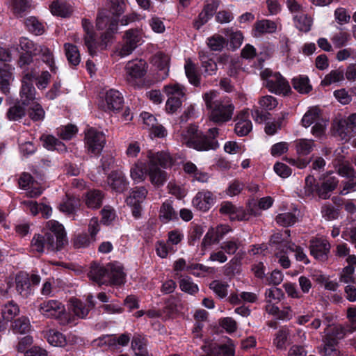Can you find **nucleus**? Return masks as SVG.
Here are the masks:
<instances>
[{"label": "nucleus", "instance_id": "1", "mask_svg": "<svg viewBox=\"0 0 356 356\" xmlns=\"http://www.w3.org/2000/svg\"><path fill=\"white\" fill-rule=\"evenodd\" d=\"M218 136V128H211L207 134H204L196 126L190 125L181 131L180 140L188 147L198 151H208L218 147L219 145L216 140Z\"/></svg>", "mask_w": 356, "mask_h": 356}, {"label": "nucleus", "instance_id": "2", "mask_svg": "<svg viewBox=\"0 0 356 356\" xmlns=\"http://www.w3.org/2000/svg\"><path fill=\"white\" fill-rule=\"evenodd\" d=\"M203 99L210 111L211 121L222 124L232 119L234 106L229 98L217 99V92L209 91L204 95Z\"/></svg>", "mask_w": 356, "mask_h": 356}, {"label": "nucleus", "instance_id": "3", "mask_svg": "<svg viewBox=\"0 0 356 356\" xmlns=\"http://www.w3.org/2000/svg\"><path fill=\"white\" fill-rule=\"evenodd\" d=\"M147 157L149 159L147 175L150 182L154 186L160 187L167 181L168 175L159 166L163 168L170 166L172 163V159L168 153L164 152L156 153L149 152Z\"/></svg>", "mask_w": 356, "mask_h": 356}, {"label": "nucleus", "instance_id": "4", "mask_svg": "<svg viewBox=\"0 0 356 356\" xmlns=\"http://www.w3.org/2000/svg\"><path fill=\"white\" fill-rule=\"evenodd\" d=\"M265 87L272 93L286 96L291 92V87L286 79L279 72L265 69L261 72Z\"/></svg>", "mask_w": 356, "mask_h": 356}, {"label": "nucleus", "instance_id": "5", "mask_svg": "<svg viewBox=\"0 0 356 356\" xmlns=\"http://www.w3.org/2000/svg\"><path fill=\"white\" fill-rule=\"evenodd\" d=\"M334 136L344 141L356 135V113L347 117L336 118L332 124Z\"/></svg>", "mask_w": 356, "mask_h": 356}, {"label": "nucleus", "instance_id": "6", "mask_svg": "<svg viewBox=\"0 0 356 356\" xmlns=\"http://www.w3.org/2000/svg\"><path fill=\"white\" fill-rule=\"evenodd\" d=\"M47 234L52 239L54 248L51 252H57L62 250L68 243L66 232L63 225L58 221L51 220L46 225Z\"/></svg>", "mask_w": 356, "mask_h": 356}, {"label": "nucleus", "instance_id": "7", "mask_svg": "<svg viewBox=\"0 0 356 356\" xmlns=\"http://www.w3.org/2000/svg\"><path fill=\"white\" fill-rule=\"evenodd\" d=\"M142 35L138 29H129L125 31L122 43L117 49L120 57H125L131 54L142 44Z\"/></svg>", "mask_w": 356, "mask_h": 356}, {"label": "nucleus", "instance_id": "8", "mask_svg": "<svg viewBox=\"0 0 356 356\" xmlns=\"http://www.w3.org/2000/svg\"><path fill=\"white\" fill-rule=\"evenodd\" d=\"M40 282L39 275L32 274L31 276L24 272L15 276V288L17 293L23 298H27L33 294L31 285H38Z\"/></svg>", "mask_w": 356, "mask_h": 356}, {"label": "nucleus", "instance_id": "9", "mask_svg": "<svg viewBox=\"0 0 356 356\" xmlns=\"http://www.w3.org/2000/svg\"><path fill=\"white\" fill-rule=\"evenodd\" d=\"M85 144L88 153L99 155L106 144L105 135L102 131L90 128L85 134Z\"/></svg>", "mask_w": 356, "mask_h": 356}, {"label": "nucleus", "instance_id": "10", "mask_svg": "<svg viewBox=\"0 0 356 356\" xmlns=\"http://www.w3.org/2000/svg\"><path fill=\"white\" fill-rule=\"evenodd\" d=\"M35 78V74L33 70H27L23 73L19 96L22 104L24 106L29 105L35 99V89L33 85Z\"/></svg>", "mask_w": 356, "mask_h": 356}, {"label": "nucleus", "instance_id": "11", "mask_svg": "<svg viewBox=\"0 0 356 356\" xmlns=\"http://www.w3.org/2000/svg\"><path fill=\"white\" fill-rule=\"evenodd\" d=\"M147 70V64L143 60L129 61L125 66L126 79L134 85L136 79L143 78Z\"/></svg>", "mask_w": 356, "mask_h": 356}, {"label": "nucleus", "instance_id": "12", "mask_svg": "<svg viewBox=\"0 0 356 356\" xmlns=\"http://www.w3.org/2000/svg\"><path fill=\"white\" fill-rule=\"evenodd\" d=\"M331 245L323 238H315L310 241V254L317 260L325 261L328 258Z\"/></svg>", "mask_w": 356, "mask_h": 356}, {"label": "nucleus", "instance_id": "13", "mask_svg": "<svg viewBox=\"0 0 356 356\" xmlns=\"http://www.w3.org/2000/svg\"><path fill=\"white\" fill-rule=\"evenodd\" d=\"M118 20L108 10H101L97 17L96 27L105 31H117Z\"/></svg>", "mask_w": 356, "mask_h": 356}, {"label": "nucleus", "instance_id": "14", "mask_svg": "<svg viewBox=\"0 0 356 356\" xmlns=\"http://www.w3.org/2000/svg\"><path fill=\"white\" fill-rule=\"evenodd\" d=\"M215 197L213 194L209 191H199L193 199V205L198 210L202 211H208L214 204Z\"/></svg>", "mask_w": 356, "mask_h": 356}, {"label": "nucleus", "instance_id": "15", "mask_svg": "<svg viewBox=\"0 0 356 356\" xmlns=\"http://www.w3.org/2000/svg\"><path fill=\"white\" fill-rule=\"evenodd\" d=\"M124 99L122 95L116 90H108L105 97V104L103 108L106 111L116 112L123 106Z\"/></svg>", "mask_w": 356, "mask_h": 356}, {"label": "nucleus", "instance_id": "16", "mask_svg": "<svg viewBox=\"0 0 356 356\" xmlns=\"http://www.w3.org/2000/svg\"><path fill=\"white\" fill-rule=\"evenodd\" d=\"M40 311L42 314L47 317H60L64 314L65 307L58 300H51L42 302L40 305Z\"/></svg>", "mask_w": 356, "mask_h": 356}, {"label": "nucleus", "instance_id": "17", "mask_svg": "<svg viewBox=\"0 0 356 356\" xmlns=\"http://www.w3.org/2000/svg\"><path fill=\"white\" fill-rule=\"evenodd\" d=\"M52 239L47 236V231L41 234H35L31 241V248L33 251L39 253L45 252H51V248H54Z\"/></svg>", "mask_w": 356, "mask_h": 356}, {"label": "nucleus", "instance_id": "18", "mask_svg": "<svg viewBox=\"0 0 356 356\" xmlns=\"http://www.w3.org/2000/svg\"><path fill=\"white\" fill-rule=\"evenodd\" d=\"M82 26L86 33L84 37V42L89 54L94 56L96 54L97 42L95 40V35L93 31L92 24L87 19H82Z\"/></svg>", "mask_w": 356, "mask_h": 356}, {"label": "nucleus", "instance_id": "19", "mask_svg": "<svg viewBox=\"0 0 356 356\" xmlns=\"http://www.w3.org/2000/svg\"><path fill=\"white\" fill-rule=\"evenodd\" d=\"M220 212L222 214L229 216L232 220H245L248 219V214L243 209L234 205L230 202H223L220 205Z\"/></svg>", "mask_w": 356, "mask_h": 356}, {"label": "nucleus", "instance_id": "20", "mask_svg": "<svg viewBox=\"0 0 356 356\" xmlns=\"http://www.w3.org/2000/svg\"><path fill=\"white\" fill-rule=\"evenodd\" d=\"M204 354L201 356H234V350L232 346L211 343L202 347Z\"/></svg>", "mask_w": 356, "mask_h": 356}, {"label": "nucleus", "instance_id": "21", "mask_svg": "<svg viewBox=\"0 0 356 356\" xmlns=\"http://www.w3.org/2000/svg\"><path fill=\"white\" fill-rule=\"evenodd\" d=\"M248 111H242L237 115V122L235 124V133L239 136L248 135L252 129L251 121L248 119Z\"/></svg>", "mask_w": 356, "mask_h": 356}, {"label": "nucleus", "instance_id": "22", "mask_svg": "<svg viewBox=\"0 0 356 356\" xmlns=\"http://www.w3.org/2000/svg\"><path fill=\"white\" fill-rule=\"evenodd\" d=\"M108 266L106 267L97 264H92L88 273V277L99 285L108 284Z\"/></svg>", "mask_w": 356, "mask_h": 356}, {"label": "nucleus", "instance_id": "23", "mask_svg": "<svg viewBox=\"0 0 356 356\" xmlns=\"http://www.w3.org/2000/svg\"><path fill=\"white\" fill-rule=\"evenodd\" d=\"M108 284L120 285L124 282L125 274L120 264H108Z\"/></svg>", "mask_w": 356, "mask_h": 356}, {"label": "nucleus", "instance_id": "24", "mask_svg": "<svg viewBox=\"0 0 356 356\" xmlns=\"http://www.w3.org/2000/svg\"><path fill=\"white\" fill-rule=\"evenodd\" d=\"M108 183L112 189L118 193L124 191L128 184L124 175L118 171H113L109 175Z\"/></svg>", "mask_w": 356, "mask_h": 356}, {"label": "nucleus", "instance_id": "25", "mask_svg": "<svg viewBox=\"0 0 356 356\" xmlns=\"http://www.w3.org/2000/svg\"><path fill=\"white\" fill-rule=\"evenodd\" d=\"M277 30V24L268 19H262L254 24L253 30V35L254 37H260L264 34L273 33Z\"/></svg>", "mask_w": 356, "mask_h": 356}, {"label": "nucleus", "instance_id": "26", "mask_svg": "<svg viewBox=\"0 0 356 356\" xmlns=\"http://www.w3.org/2000/svg\"><path fill=\"white\" fill-rule=\"evenodd\" d=\"M11 78V66L5 63H0V88L2 92L6 95L9 93Z\"/></svg>", "mask_w": 356, "mask_h": 356}, {"label": "nucleus", "instance_id": "27", "mask_svg": "<svg viewBox=\"0 0 356 356\" xmlns=\"http://www.w3.org/2000/svg\"><path fill=\"white\" fill-rule=\"evenodd\" d=\"M152 63L159 71L163 72L162 79L168 76L170 58L167 54L157 52L152 56Z\"/></svg>", "mask_w": 356, "mask_h": 356}, {"label": "nucleus", "instance_id": "28", "mask_svg": "<svg viewBox=\"0 0 356 356\" xmlns=\"http://www.w3.org/2000/svg\"><path fill=\"white\" fill-rule=\"evenodd\" d=\"M199 58L201 61V66L204 70V74L212 76L216 74L218 66L216 63L209 57L208 53L204 51L199 52Z\"/></svg>", "mask_w": 356, "mask_h": 356}, {"label": "nucleus", "instance_id": "29", "mask_svg": "<svg viewBox=\"0 0 356 356\" xmlns=\"http://www.w3.org/2000/svg\"><path fill=\"white\" fill-rule=\"evenodd\" d=\"M338 184V180L333 177L327 178L321 186H318L317 194L321 199L326 200L330 197V193Z\"/></svg>", "mask_w": 356, "mask_h": 356}, {"label": "nucleus", "instance_id": "30", "mask_svg": "<svg viewBox=\"0 0 356 356\" xmlns=\"http://www.w3.org/2000/svg\"><path fill=\"white\" fill-rule=\"evenodd\" d=\"M148 174L146 164L140 161L135 163L130 169V176L133 181L136 183L143 181Z\"/></svg>", "mask_w": 356, "mask_h": 356}, {"label": "nucleus", "instance_id": "31", "mask_svg": "<svg viewBox=\"0 0 356 356\" xmlns=\"http://www.w3.org/2000/svg\"><path fill=\"white\" fill-rule=\"evenodd\" d=\"M147 190L144 186L135 187L129 193L126 199L127 205L141 204L146 198Z\"/></svg>", "mask_w": 356, "mask_h": 356}, {"label": "nucleus", "instance_id": "32", "mask_svg": "<svg viewBox=\"0 0 356 356\" xmlns=\"http://www.w3.org/2000/svg\"><path fill=\"white\" fill-rule=\"evenodd\" d=\"M168 98L183 99L185 97V87L179 83H170L163 88Z\"/></svg>", "mask_w": 356, "mask_h": 356}, {"label": "nucleus", "instance_id": "33", "mask_svg": "<svg viewBox=\"0 0 356 356\" xmlns=\"http://www.w3.org/2000/svg\"><path fill=\"white\" fill-rule=\"evenodd\" d=\"M134 356H149L147 350V341L140 335H134L131 341Z\"/></svg>", "mask_w": 356, "mask_h": 356}, {"label": "nucleus", "instance_id": "34", "mask_svg": "<svg viewBox=\"0 0 356 356\" xmlns=\"http://www.w3.org/2000/svg\"><path fill=\"white\" fill-rule=\"evenodd\" d=\"M184 70L190 83L195 86H199L200 85V75L197 71L195 65L191 59L186 60Z\"/></svg>", "mask_w": 356, "mask_h": 356}, {"label": "nucleus", "instance_id": "35", "mask_svg": "<svg viewBox=\"0 0 356 356\" xmlns=\"http://www.w3.org/2000/svg\"><path fill=\"white\" fill-rule=\"evenodd\" d=\"M64 50L66 58L70 65L76 66L80 63L81 56L76 45L71 43H65L64 44Z\"/></svg>", "mask_w": 356, "mask_h": 356}, {"label": "nucleus", "instance_id": "36", "mask_svg": "<svg viewBox=\"0 0 356 356\" xmlns=\"http://www.w3.org/2000/svg\"><path fill=\"white\" fill-rule=\"evenodd\" d=\"M104 195L99 190L88 191L86 195V204L91 209H97L102 206Z\"/></svg>", "mask_w": 356, "mask_h": 356}, {"label": "nucleus", "instance_id": "37", "mask_svg": "<svg viewBox=\"0 0 356 356\" xmlns=\"http://www.w3.org/2000/svg\"><path fill=\"white\" fill-rule=\"evenodd\" d=\"M159 217L164 222H167L177 218V213L172 207L170 201L167 200L163 203L160 209Z\"/></svg>", "mask_w": 356, "mask_h": 356}, {"label": "nucleus", "instance_id": "38", "mask_svg": "<svg viewBox=\"0 0 356 356\" xmlns=\"http://www.w3.org/2000/svg\"><path fill=\"white\" fill-rule=\"evenodd\" d=\"M296 152L299 156H305L311 153L315 144L314 140L306 138L298 139L295 142Z\"/></svg>", "mask_w": 356, "mask_h": 356}, {"label": "nucleus", "instance_id": "39", "mask_svg": "<svg viewBox=\"0 0 356 356\" xmlns=\"http://www.w3.org/2000/svg\"><path fill=\"white\" fill-rule=\"evenodd\" d=\"M28 106V115L33 121L37 122L43 120L45 116V112L40 104L36 102H33Z\"/></svg>", "mask_w": 356, "mask_h": 356}, {"label": "nucleus", "instance_id": "40", "mask_svg": "<svg viewBox=\"0 0 356 356\" xmlns=\"http://www.w3.org/2000/svg\"><path fill=\"white\" fill-rule=\"evenodd\" d=\"M321 111L317 107L309 108L302 119V124L305 127H309L312 124L321 120Z\"/></svg>", "mask_w": 356, "mask_h": 356}, {"label": "nucleus", "instance_id": "41", "mask_svg": "<svg viewBox=\"0 0 356 356\" xmlns=\"http://www.w3.org/2000/svg\"><path fill=\"white\" fill-rule=\"evenodd\" d=\"M292 85L295 90L300 93L307 94L312 90L308 77L299 76L292 79Z\"/></svg>", "mask_w": 356, "mask_h": 356}, {"label": "nucleus", "instance_id": "42", "mask_svg": "<svg viewBox=\"0 0 356 356\" xmlns=\"http://www.w3.org/2000/svg\"><path fill=\"white\" fill-rule=\"evenodd\" d=\"M70 304V309L76 316L81 318H86L90 310L89 307L77 299H71Z\"/></svg>", "mask_w": 356, "mask_h": 356}, {"label": "nucleus", "instance_id": "43", "mask_svg": "<svg viewBox=\"0 0 356 356\" xmlns=\"http://www.w3.org/2000/svg\"><path fill=\"white\" fill-rule=\"evenodd\" d=\"M337 341L332 336H326L323 340V348L321 353L323 356H335L337 354L336 346Z\"/></svg>", "mask_w": 356, "mask_h": 356}, {"label": "nucleus", "instance_id": "44", "mask_svg": "<svg viewBox=\"0 0 356 356\" xmlns=\"http://www.w3.org/2000/svg\"><path fill=\"white\" fill-rule=\"evenodd\" d=\"M290 334V331L286 327L280 329L275 334L273 344L280 350L286 348V343Z\"/></svg>", "mask_w": 356, "mask_h": 356}, {"label": "nucleus", "instance_id": "45", "mask_svg": "<svg viewBox=\"0 0 356 356\" xmlns=\"http://www.w3.org/2000/svg\"><path fill=\"white\" fill-rule=\"evenodd\" d=\"M334 165L337 168V172L341 176L346 178L355 176L354 170L347 161H344L341 158L337 157L335 161Z\"/></svg>", "mask_w": 356, "mask_h": 356}, {"label": "nucleus", "instance_id": "46", "mask_svg": "<svg viewBox=\"0 0 356 356\" xmlns=\"http://www.w3.org/2000/svg\"><path fill=\"white\" fill-rule=\"evenodd\" d=\"M295 26L301 31L307 32L310 30L312 20L303 13L296 14L294 17Z\"/></svg>", "mask_w": 356, "mask_h": 356}, {"label": "nucleus", "instance_id": "47", "mask_svg": "<svg viewBox=\"0 0 356 356\" xmlns=\"http://www.w3.org/2000/svg\"><path fill=\"white\" fill-rule=\"evenodd\" d=\"M19 313V306L13 301L6 304L1 312L2 317L6 321H12Z\"/></svg>", "mask_w": 356, "mask_h": 356}, {"label": "nucleus", "instance_id": "48", "mask_svg": "<svg viewBox=\"0 0 356 356\" xmlns=\"http://www.w3.org/2000/svg\"><path fill=\"white\" fill-rule=\"evenodd\" d=\"M26 115V109L19 103L10 106L6 113L7 118L11 121H17L24 117Z\"/></svg>", "mask_w": 356, "mask_h": 356}, {"label": "nucleus", "instance_id": "49", "mask_svg": "<svg viewBox=\"0 0 356 356\" xmlns=\"http://www.w3.org/2000/svg\"><path fill=\"white\" fill-rule=\"evenodd\" d=\"M226 40L220 35L215 34L207 38V44L211 51H220L225 47Z\"/></svg>", "mask_w": 356, "mask_h": 356}, {"label": "nucleus", "instance_id": "50", "mask_svg": "<svg viewBox=\"0 0 356 356\" xmlns=\"http://www.w3.org/2000/svg\"><path fill=\"white\" fill-rule=\"evenodd\" d=\"M25 25L28 30L36 35H40L44 32L43 24L34 17H30L25 21Z\"/></svg>", "mask_w": 356, "mask_h": 356}, {"label": "nucleus", "instance_id": "51", "mask_svg": "<svg viewBox=\"0 0 356 356\" xmlns=\"http://www.w3.org/2000/svg\"><path fill=\"white\" fill-rule=\"evenodd\" d=\"M79 205V200L75 197H67L59 205V210L66 214H72Z\"/></svg>", "mask_w": 356, "mask_h": 356}, {"label": "nucleus", "instance_id": "52", "mask_svg": "<svg viewBox=\"0 0 356 356\" xmlns=\"http://www.w3.org/2000/svg\"><path fill=\"white\" fill-rule=\"evenodd\" d=\"M12 327L15 333H26L31 328L30 321L27 317L22 316L14 321Z\"/></svg>", "mask_w": 356, "mask_h": 356}, {"label": "nucleus", "instance_id": "53", "mask_svg": "<svg viewBox=\"0 0 356 356\" xmlns=\"http://www.w3.org/2000/svg\"><path fill=\"white\" fill-rule=\"evenodd\" d=\"M284 292L280 288L272 287L265 292L266 300L268 303H277L284 298Z\"/></svg>", "mask_w": 356, "mask_h": 356}, {"label": "nucleus", "instance_id": "54", "mask_svg": "<svg viewBox=\"0 0 356 356\" xmlns=\"http://www.w3.org/2000/svg\"><path fill=\"white\" fill-rule=\"evenodd\" d=\"M47 340L54 346H64L66 344L65 337L58 331L50 330L47 334Z\"/></svg>", "mask_w": 356, "mask_h": 356}, {"label": "nucleus", "instance_id": "55", "mask_svg": "<svg viewBox=\"0 0 356 356\" xmlns=\"http://www.w3.org/2000/svg\"><path fill=\"white\" fill-rule=\"evenodd\" d=\"M344 79V73L343 70H332L327 74L324 79L322 81L321 84L328 86L333 83H337Z\"/></svg>", "mask_w": 356, "mask_h": 356}, {"label": "nucleus", "instance_id": "56", "mask_svg": "<svg viewBox=\"0 0 356 356\" xmlns=\"http://www.w3.org/2000/svg\"><path fill=\"white\" fill-rule=\"evenodd\" d=\"M102 339L104 340V343H107L108 346H115L118 343L124 346L129 343L130 337L127 334H122L118 338L107 335L104 337Z\"/></svg>", "mask_w": 356, "mask_h": 356}, {"label": "nucleus", "instance_id": "57", "mask_svg": "<svg viewBox=\"0 0 356 356\" xmlns=\"http://www.w3.org/2000/svg\"><path fill=\"white\" fill-rule=\"evenodd\" d=\"M229 285L226 282L219 280L212 281L209 284V288L220 298H223L227 296V289Z\"/></svg>", "mask_w": 356, "mask_h": 356}, {"label": "nucleus", "instance_id": "58", "mask_svg": "<svg viewBox=\"0 0 356 356\" xmlns=\"http://www.w3.org/2000/svg\"><path fill=\"white\" fill-rule=\"evenodd\" d=\"M224 33L229 38L233 49L238 48L243 42V37L240 31H234L232 29H225Z\"/></svg>", "mask_w": 356, "mask_h": 356}, {"label": "nucleus", "instance_id": "59", "mask_svg": "<svg viewBox=\"0 0 356 356\" xmlns=\"http://www.w3.org/2000/svg\"><path fill=\"white\" fill-rule=\"evenodd\" d=\"M260 108L266 111H272L278 105L277 99L271 95L261 97L259 99Z\"/></svg>", "mask_w": 356, "mask_h": 356}, {"label": "nucleus", "instance_id": "60", "mask_svg": "<svg viewBox=\"0 0 356 356\" xmlns=\"http://www.w3.org/2000/svg\"><path fill=\"white\" fill-rule=\"evenodd\" d=\"M77 131L76 126L73 124H67L58 129V134L63 140L72 139L76 134Z\"/></svg>", "mask_w": 356, "mask_h": 356}, {"label": "nucleus", "instance_id": "61", "mask_svg": "<svg viewBox=\"0 0 356 356\" xmlns=\"http://www.w3.org/2000/svg\"><path fill=\"white\" fill-rule=\"evenodd\" d=\"M179 287L184 292L193 295L198 292L197 285L195 284L191 278H182L179 281Z\"/></svg>", "mask_w": 356, "mask_h": 356}, {"label": "nucleus", "instance_id": "62", "mask_svg": "<svg viewBox=\"0 0 356 356\" xmlns=\"http://www.w3.org/2000/svg\"><path fill=\"white\" fill-rule=\"evenodd\" d=\"M108 4L110 8L109 12L116 16L121 15L126 6L124 0H108Z\"/></svg>", "mask_w": 356, "mask_h": 356}, {"label": "nucleus", "instance_id": "63", "mask_svg": "<svg viewBox=\"0 0 356 356\" xmlns=\"http://www.w3.org/2000/svg\"><path fill=\"white\" fill-rule=\"evenodd\" d=\"M276 222L281 226L287 227L293 225L296 221V217L292 213H283L276 216Z\"/></svg>", "mask_w": 356, "mask_h": 356}, {"label": "nucleus", "instance_id": "64", "mask_svg": "<svg viewBox=\"0 0 356 356\" xmlns=\"http://www.w3.org/2000/svg\"><path fill=\"white\" fill-rule=\"evenodd\" d=\"M51 12L54 15L66 17L70 13L69 8L65 3L60 1H54L51 5Z\"/></svg>", "mask_w": 356, "mask_h": 356}]
</instances>
